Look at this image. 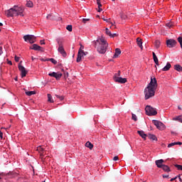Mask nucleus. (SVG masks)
Returning <instances> with one entry per match:
<instances>
[{
    "instance_id": "nucleus-1",
    "label": "nucleus",
    "mask_w": 182,
    "mask_h": 182,
    "mask_svg": "<svg viewBox=\"0 0 182 182\" xmlns=\"http://www.w3.org/2000/svg\"><path fill=\"white\" fill-rule=\"evenodd\" d=\"M157 89V80L156 77H151V81L144 90L145 100H148L150 97H153Z\"/></svg>"
},
{
    "instance_id": "nucleus-2",
    "label": "nucleus",
    "mask_w": 182,
    "mask_h": 182,
    "mask_svg": "<svg viewBox=\"0 0 182 182\" xmlns=\"http://www.w3.org/2000/svg\"><path fill=\"white\" fill-rule=\"evenodd\" d=\"M95 46H97V52L99 53H101L102 55H105V53H106V50H107L109 44L107 43V41L105 40V38L101 37L95 41Z\"/></svg>"
},
{
    "instance_id": "nucleus-3",
    "label": "nucleus",
    "mask_w": 182,
    "mask_h": 182,
    "mask_svg": "<svg viewBox=\"0 0 182 182\" xmlns=\"http://www.w3.org/2000/svg\"><path fill=\"white\" fill-rule=\"evenodd\" d=\"M23 8L14 6L13 8L6 11V16H23Z\"/></svg>"
},
{
    "instance_id": "nucleus-4",
    "label": "nucleus",
    "mask_w": 182,
    "mask_h": 182,
    "mask_svg": "<svg viewBox=\"0 0 182 182\" xmlns=\"http://www.w3.org/2000/svg\"><path fill=\"white\" fill-rule=\"evenodd\" d=\"M56 41L58 45V51L59 52V53H60L63 56V58H66L67 54H66V51H65V48H63V41L60 38H58Z\"/></svg>"
},
{
    "instance_id": "nucleus-5",
    "label": "nucleus",
    "mask_w": 182,
    "mask_h": 182,
    "mask_svg": "<svg viewBox=\"0 0 182 182\" xmlns=\"http://www.w3.org/2000/svg\"><path fill=\"white\" fill-rule=\"evenodd\" d=\"M145 111L148 116H156V114H157V111L156 110V109L153 108L150 105H147L145 107Z\"/></svg>"
},
{
    "instance_id": "nucleus-6",
    "label": "nucleus",
    "mask_w": 182,
    "mask_h": 182,
    "mask_svg": "<svg viewBox=\"0 0 182 182\" xmlns=\"http://www.w3.org/2000/svg\"><path fill=\"white\" fill-rule=\"evenodd\" d=\"M25 42H29V43H35L36 42V37L33 35H26L23 36Z\"/></svg>"
},
{
    "instance_id": "nucleus-7",
    "label": "nucleus",
    "mask_w": 182,
    "mask_h": 182,
    "mask_svg": "<svg viewBox=\"0 0 182 182\" xmlns=\"http://www.w3.org/2000/svg\"><path fill=\"white\" fill-rule=\"evenodd\" d=\"M87 55V52H85L83 50L80 49L78 50L77 58V62L79 63L82 59H83L84 56H86Z\"/></svg>"
},
{
    "instance_id": "nucleus-8",
    "label": "nucleus",
    "mask_w": 182,
    "mask_h": 182,
    "mask_svg": "<svg viewBox=\"0 0 182 182\" xmlns=\"http://www.w3.org/2000/svg\"><path fill=\"white\" fill-rule=\"evenodd\" d=\"M177 45V41L174 39H168L166 41V46L168 48H174Z\"/></svg>"
},
{
    "instance_id": "nucleus-9",
    "label": "nucleus",
    "mask_w": 182,
    "mask_h": 182,
    "mask_svg": "<svg viewBox=\"0 0 182 182\" xmlns=\"http://www.w3.org/2000/svg\"><path fill=\"white\" fill-rule=\"evenodd\" d=\"M152 122L156 127H157L159 130H162V129L165 128L164 124H163V122L157 120H153Z\"/></svg>"
},
{
    "instance_id": "nucleus-10",
    "label": "nucleus",
    "mask_w": 182,
    "mask_h": 182,
    "mask_svg": "<svg viewBox=\"0 0 182 182\" xmlns=\"http://www.w3.org/2000/svg\"><path fill=\"white\" fill-rule=\"evenodd\" d=\"M37 151H38L41 159H43V156H45V154H46V151H45V149H43V147H42L41 146H39L37 147Z\"/></svg>"
},
{
    "instance_id": "nucleus-11",
    "label": "nucleus",
    "mask_w": 182,
    "mask_h": 182,
    "mask_svg": "<svg viewBox=\"0 0 182 182\" xmlns=\"http://www.w3.org/2000/svg\"><path fill=\"white\" fill-rule=\"evenodd\" d=\"M18 70L21 72V77H25L26 76V73H28V71H26V69H25V67L18 65Z\"/></svg>"
},
{
    "instance_id": "nucleus-12",
    "label": "nucleus",
    "mask_w": 182,
    "mask_h": 182,
    "mask_svg": "<svg viewBox=\"0 0 182 182\" xmlns=\"http://www.w3.org/2000/svg\"><path fill=\"white\" fill-rule=\"evenodd\" d=\"M113 79L114 82H118V83H126V82H127V79L123 78L122 77H114Z\"/></svg>"
},
{
    "instance_id": "nucleus-13",
    "label": "nucleus",
    "mask_w": 182,
    "mask_h": 182,
    "mask_svg": "<svg viewBox=\"0 0 182 182\" xmlns=\"http://www.w3.org/2000/svg\"><path fill=\"white\" fill-rule=\"evenodd\" d=\"M163 163H164V160L163 159L156 160L155 161L156 166L158 168H161L164 166V164Z\"/></svg>"
},
{
    "instance_id": "nucleus-14",
    "label": "nucleus",
    "mask_w": 182,
    "mask_h": 182,
    "mask_svg": "<svg viewBox=\"0 0 182 182\" xmlns=\"http://www.w3.org/2000/svg\"><path fill=\"white\" fill-rule=\"evenodd\" d=\"M30 49H32L33 50H40L41 52H43L42 47L38 46L37 44H33Z\"/></svg>"
},
{
    "instance_id": "nucleus-15",
    "label": "nucleus",
    "mask_w": 182,
    "mask_h": 182,
    "mask_svg": "<svg viewBox=\"0 0 182 182\" xmlns=\"http://www.w3.org/2000/svg\"><path fill=\"white\" fill-rule=\"evenodd\" d=\"M120 53H122V50H120V48H116L115 53L113 55V58L116 59L117 58H119V55H120Z\"/></svg>"
},
{
    "instance_id": "nucleus-16",
    "label": "nucleus",
    "mask_w": 182,
    "mask_h": 182,
    "mask_svg": "<svg viewBox=\"0 0 182 182\" xmlns=\"http://www.w3.org/2000/svg\"><path fill=\"white\" fill-rule=\"evenodd\" d=\"M171 68V64H170V63H167L166 65L162 68V72H167L168 70H170Z\"/></svg>"
},
{
    "instance_id": "nucleus-17",
    "label": "nucleus",
    "mask_w": 182,
    "mask_h": 182,
    "mask_svg": "<svg viewBox=\"0 0 182 182\" xmlns=\"http://www.w3.org/2000/svg\"><path fill=\"white\" fill-rule=\"evenodd\" d=\"M136 43L138 46L141 48L143 49V42H141V38H136Z\"/></svg>"
},
{
    "instance_id": "nucleus-18",
    "label": "nucleus",
    "mask_w": 182,
    "mask_h": 182,
    "mask_svg": "<svg viewBox=\"0 0 182 182\" xmlns=\"http://www.w3.org/2000/svg\"><path fill=\"white\" fill-rule=\"evenodd\" d=\"M137 133L139 134V136H141V137H142V139L146 140L147 134H144V131H138Z\"/></svg>"
},
{
    "instance_id": "nucleus-19",
    "label": "nucleus",
    "mask_w": 182,
    "mask_h": 182,
    "mask_svg": "<svg viewBox=\"0 0 182 182\" xmlns=\"http://www.w3.org/2000/svg\"><path fill=\"white\" fill-rule=\"evenodd\" d=\"M150 140H156L157 141V137L154 134H149L146 136Z\"/></svg>"
},
{
    "instance_id": "nucleus-20",
    "label": "nucleus",
    "mask_w": 182,
    "mask_h": 182,
    "mask_svg": "<svg viewBox=\"0 0 182 182\" xmlns=\"http://www.w3.org/2000/svg\"><path fill=\"white\" fill-rule=\"evenodd\" d=\"M161 168H162V170H164V171H166V173H168L171 171L170 167H168V166H167V165H164L161 167Z\"/></svg>"
},
{
    "instance_id": "nucleus-21",
    "label": "nucleus",
    "mask_w": 182,
    "mask_h": 182,
    "mask_svg": "<svg viewBox=\"0 0 182 182\" xmlns=\"http://www.w3.org/2000/svg\"><path fill=\"white\" fill-rule=\"evenodd\" d=\"M175 70H177L178 72H182V67L181 65L177 64L174 65Z\"/></svg>"
},
{
    "instance_id": "nucleus-22",
    "label": "nucleus",
    "mask_w": 182,
    "mask_h": 182,
    "mask_svg": "<svg viewBox=\"0 0 182 182\" xmlns=\"http://www.w3.org/2000/svg\"><path fill=\"white\" fill-rule=\"evenodd\" d=\"M85 147H88V149H90V150H92L93 149V144L90 143V141H87L85 144Z\"/></svg>"
},
{
    "instance_id": "nucleus-23",
    "label": "nucleus",
    "mask_w": 182,
    "mask_h": 182,
    "mask_svg": "<svg viewBox=\"0 0 182 182\" xmlns=\"http://www.w3.org/2000/svg\"><path fill=\"white\" fill-rule=\"evenodd\" d=\"M56 80H60V77H62V73H55V77H54Z\"/></svg>"
},
{
    "instance_id": "nucleus-24",
    "label": "nucleus",
    "mask_w": 182,
    "mask_h": 182,
    "mask_svg": "<svg viewBox=\"0 0 182 182\" xmlns=\"http://www.w3.org/2000/svg\"><path fill=\"white\" fill-rule=\"evenodd\" d=\"M26 95L27 96H32V95H36V91H26Z\"/></svg>"
},
{
    "instance_id": "nucleus-25",
    "label": "nucleus",
    "mask_w": 182,
    "mask_h": 182,
    "mask_svg": "<svg viewBox=\"0 0 182 182\" xmlns=\"http://www.w3.org/2000/svg\"><path fill=\"white\" fill-rule=\"evenodd\" d=\"M26 6H28V8H33V3L31 1H28L26 3Z\"/></svg>"
},
{
    "instance_id": "nucleus-26",
    "label": "nucleus",
    "mask_w": 182,
    "mask_h": 182,
    "mask_svg": "<svg viewBox=\"0 0 182 182\" xmlns=\"http://www.w3.org/2000/svg\"><path fill=\"white\" fill-rule=\"evenodd\" d=\"M48 102H50V103H53V100L52 99V95L50 94H48Z\"/></svg>"
},
{
    "instance_id": "nucleus-27",
    "label": "nucleus",
    "mask_w": 182,
    "mask_h": 182,
    "mask_svg": "<svg viewBox=\"0 0 182 182\" xmlns=\"http://www.w3.org/2000/svg\"><path fill=\"white\" fill-rule=\"evenodd\" d=\"M105 33L108 36H112V31L109 28H105Z\"/></svg>"
},
{
    "instance_id": "nucleus-28",
    "label": "nucleus",
    "mask_w": 182,
    "mask_h": 182,
    "mask_svg": "<svg viewBox=\"0 0 182 182\" xmlns=\"http://www.w3.org/2000/svg\"><path fill=\"white\" fill-rule=\"evenodd\" d=\"M160 45H161L160 41L156 40V41H155V46H156V48H160Z\"/></svg>"
},
{
    "instance_id": "nucleus-29",
    "label": "nucleus",
    "mask_w": 182,
    "mask_h": 182,
    "mask_svg": "<svg viewBox=\"0 0 182 182\" xmlns=\"http://www.w3.org/2000/svg\"><path fill=\"white\" fill-rule=\"evenodd\" d=\"M154 62H157L159 60V58H157V55H156V53L154 52L152 53Z\"/></svg>"
},
{
    "instance_id": "nucleus-30",
    "label": "nucleus",
    "mask_w": 182,
    "mask_h": 182,
    "mask_svg": "<svg viewBox=\"0 0 182 182\" xmlns=\"http://www.w3.org/2000/svg\"><path fill=\"white\" fill-rule=\"evenodd\" d=\"M173 120H177L178 122H180V123H182V116H178L174 118Z\"/></svg>"
},
{
    "instance_id": "nucleus-31",
    "label": "nucleus",
    "mask_w": 182,
    "mask_h": 182,
    "mask_svg": "<svg viewBox=\"0 0 182 182\" xmlns=\"http://www.w3.org/2000/svg\"><path fill=\"white\" fill-rule=\"evenodd\" d=\"M48 61L52 62L53 65H56L58 63V61L53 58H48Z\"/></svg>"
},
{
    "instance_id": "nucleus-32",
    "label": "nucleus",
    "mask_w": 182,
    "mask_h": 182,
    "mask_svg": "<svg viewBox=\"0 0 182 182\" xmlns=\"http://www.w3.org/2000/svg\"><path fill=\"white\" fill-rule=\"evenodd\" d=\"M47 19H50V21H55V17H53V16H52L51 14H49L47 16Z\"/></svg>"
},
{
    "instance_id": "nucleus-33",
    "label": "nucleus",
    "mask_w": 182,
    "mask_h": 182,
    "mask_svg": "<svg viewBox=\"0 0 182 182\" xmlns=\"http://www.w3.org/2000/svg\"><path fill=\"white\" fill-rule=\"evenodd\" d=\"M66 29H67V31H68L69 32H72V29H73L72 25H68V26H67Z\"/></svg>"
},
{
    "instance_id": "nucleus-34",
    "label": "nucleus",
    "mask_w": 182,
    "mask_h": 182,
    "mask_svg": "<svg viewBox=\"0 0 182 182\" xmlns=\"http://www.w3.org/2000/svg\"><path fill=\"white\" fill-rule=\"evenodd\" d=\"M132 120H134V122H137V116L134 114H132Z\"/></svg>"
},
{
    "instance_id": "nucleus-35",
    "label": "nucleus",
    "mask_w": 182,
    "mask_h": 182,
    "mask_svg": "<svg viewBox=\"0 0 182 182\" xmlns=\"http://www.w3.org/2000/svg\"><path fill=\"white\" fill-rule=\"evenodd\" d=\"M178 42H179V43L181 45V48L182 49V37H178Z\"/></svg>"
},
{
    "instance_id": "nucleus-36",
    "label": "nucleus",
    "mask_w": 182,
    "mask_h": 182,
    "mask_svg": "<svg viewBox=\"0 0 182 182\" xmlns=\"http://www.w3.org/2000/svg\"><path fill=\"white\" fill-rule=\"evenodd\" d=\"M175 167H176V168L178 170H181L182 171V166L181 165L176 164V165H175Z\"/></svg>"
},
{
    "instance_id": "nucleus-37",
    "label": "nucleus",
    "mask_w": 182,
    "mask_h": 182,
    "mask_svg": "<svg viewBox=\"0 0 182 182\" xmlns=\"http://www.w3.org/2000/svg\"><path fill=\"white\" fill-rule=\"evenodd\" d=\"M55 96L60 100H63V99H65V97H63V96H60V95H55Z\"/></svg>"
},
{
    "instance_id": "nucleus-38",
    "label": "nucleus",
    "mask_w": 182,
    "mask_h": 182,
    "mask_svg": "<svg viewBox=\"0 0 182 182\" xmlns=\"http://www.w3.org/2000/svg\"><path fill=\"white\" fill-rule=\"evenodd\" d=\"M166 26H168V28H173V23H167L166 24Z\"/></svg>"
},
{
    "instance_id": "nucleus-39",
    "label": "nucleus",
    "mask_w": 182,
    "mask_h": 182,
    "mask_svg": "<svg viewBox=\"0 0 182 182\" xmlns=\"http://www.w3.org/2000/svg\"><path fill=\"white\" fill-rule=\"evenodd\" d=\"M120 73L121 72L119 70L118 73L114 75V77H120Z\"/></svg>"
},
{
    "instance_id": "nucleus-40",
    "label": "nucleus",
    "mask_w": 182,
    "mask_h": 182,
    "mask_svg": "<svg viewBox=\"0 0 182 182\" xmlns=\"http://www.w3.org/2000/svg\"><path fill=\"white\" fill-rule=\"evenodd\" d=\"M48 76H51L52 77H55L56 76V73L53 72L52 73H49Z\"/></svg>"
},
{
    "instance_id": "nucleus-41",
    "label": "nucleus",
    "mask_w": 182,
    "mask_h": 182,
    "mask_svg": "<svg viewBox=\"0 0 182 182\" xmlns=\"http://www.w3.org/2000/svg\"><path fill=\"white\" fill-rule=\"evenodd\" d=\"M40 60H41V62H48L49 58H41Z\"/></svg>"
},
{
    "instance_id": "nucleus-42",
    "label": "nucleus",
    "mask_w": 182,
    "mask_h": 182,
    "mask_svg": "<svg viewBox=\"0 0 182 182\" xmlns=\"http://www.w3.org/2000/svg\"><path fill=\"white\" fill-rule=\"evenodd\" d=\"M173 146H176V142H172L171 144H169L168 145V147L170 148V147H173Z\"/></svg>"
},
{
    "instance_id": "nucleus-43",
    "label": "nucleus",
    "mask_w": 182,
    "mask_h": 182,
    "mask_svg": "<svg viewBox=\"0 0 182 182\" xmlns=\"http://www.w3.org/2000/svg\"><path fill=\"white\" fill-rule=\"evenodd\" d=\"M89 21H90V19H89V18H83L82 19L83 23H86V22H89Z\"/></svg>"
},
{
    "instance_id": "nucleus-44",
    "label": "nucleus",
    "mask_w": 182,
    "mask_h": 182,
    "mask_svg": "<svg viewBox=\"0 0 182 182\" xmlns=\"http://www.w3.org/2000/svg\"><path fill=\"white\" fill-rule=\"evenodd\" d=\"M163 178H170V176L168 175H162Z\"/></svg>"
},
{
    "instance_id": "nucleus-45",
    "label": "nucleus",
    "mask_w": 182,
    "mask_h": 182,
    "mask_svg": "<svg viewBox=\"0 0 182 182\" xmlns=\"http://www.w3.org/2000/svg\"><path fill=\"white\" fill-rule=\"evenodd\" d=\"M97 4L98 5V8H102V4L100 3V1H97Z\"/></svg>"
},
{
    "instance_id": "nucleus-46",
    "label": "nucleus",
    "mask_w": 182,
    "mask_h": 182,
    "mask_svg": "<svg viewBox=\"0 0 182 182\" xmlns=\"http://www.w3.org/2000/svg\"><path fill=\"white\" fill-rule=\"evenodd\" d=\"M113 160H114V161H117V160H119V156H114L113 158Z\"/></svg>"
},
{
    "instance_id": "nucleus-47",
    "label": "nucleus",
    "mask_w": 182,
    "mask_h": 182,
    "mask_svg": "<svg viewBox=\"0 0 182 182\" xmlns=\"http://www.w3.org/2000/svg\"><path fill=\"white\" fill-rule=\"evenodd\" d=\"M116 36H117V33H113V34L112 33V36H110V38H114Z\"/></svg>"
},
{
    "instance_id": "nucleus-48",
    "label": "nucleus",
    "mask_w": 182,
    "mask_h": 182,
    "mask_svg": "<svg viewBox=\"0 0 182 182\" xmlns=\"http://www.w3.org/2000/svg\"><path fill=\"white\" fill-rule=\"evenodd\" d=\"M41 45H45V40L40 41Z\"/></svg>"
},
{
    "instance_id": "nucleus-49",
    "label": "nucleus",
    "mask_w": 182,
    "mask_h": 182,
    "mask_svg": "<svg viewBox=\"0 0 182 182\" xmlns=\"http://www.w3.org/2000/svg\"><path fill=\"white\" fill-rule=\"evenodd\" d=\"M19 57L15 56V60L16 62H19Z\"/></svg>"
},
{
    "instance_id": "nucleus-50",
    "label": "nucleus",
    "mask_w": 182,
    "mask_h": 182,
    "mask_svg": "<svg viewBox=\"0 0 182 182\" xmlns=\"http://www.w3.org/2000/svg\"><path fill=\"white\" fill-rule=\"evenodd\" d=\"M3 136H4V133H2V132L0 131V137H1V139L4 138Z\"/></svg>"
},
{
    "instance_id": "nucleus-51",
    "label": "nucleus",
    "mask_w": 182,
    "mask_h": 182,
    "mask_svg": "<svg viewBox=\"0 0 182 182\" xmlns=\"http://www.w3.org/2000/svg\"><path fill=\"white\" fill-rule=\"evenodd\" d=\"M177 179V176L175 177V178H171V181H174V180H176Z\"/></svg>"
},
{
    "instance_id": "nucleus-52",
    "label": "nucleus",
    "mask_w": 182,
    "mask_h": 182,
    "mask_svg": "<svg viewBox=\"0 0 182 182\" xmlns=\"http://www.w3.org/2000/svg\"><path fill=\"white\" fill-rule=\"evenodd\" d=\"M175 144H176V145L179 144V146H181V144H182V143L180 142V141H178V142H175Z\"/></svg>"
},
{
    "instance_id": "nucleus-53",
    "label": "nucleus",
    "mask_w": 182,
    "mask_h": 182,
    "mask_svg": "<svg viewBox=\"0 0 182 182\" xmlns=\"http://www.w3.org/2000/svg\"><path fill=\"white\" fill-rule=\"evenodd\" d=\"M154 63L156 65V66H160V64L159 63V60H157V62H154Z\"/></svg>"
},
{
    "instance_id": "nucleus-54",
    "label": "nucleus",
    "mask_w": 182,
    "mask_h": 182,
    "mask_svg": "<svg viewBox=\"0 0 182 182\" xmlns=\"http://www.w3.org/2000/svg\"><path fill=\"white\" fill-rule=\"evenodd\" d=\"M120 16H121L122 19H126V16L121 15Z\"/></svg>"
},
{
    "instance_id": "nucleus-55",
    "label": "nucleus",
    "mask_w": 182,
    "mask_h": 182,
    "mask_svg": "<svg viewBox=\"0 0 182 182\" xmlns=\"http://www.w3.org/2000/svg\"><path fill=\"white\" fill-rule=\"evenodd\" d=\"M2 55V47H0V56Z\"/></svg>"
},
{
    "instance_id": "nucleus-56",
    "label": "nucleus",
    "mask_w": 182,
    "mask_h": 182,
    "mask_svg": "<svg viewBox=\"0 0 182 182\" xmlns=\"http://www.w3.org/2000/svg\"><path fill=\"white\" fill-rule=\"evenodd\" d=\"M102 11H103V9H102V8H98V12H102Z\"/></svg>"
},
{
    "instance_id": "nucleus-57",
    "label": "nucleus",
    "mask_w": 182,
    "mask_h": 182,
    "mask_svg": "<svg viewBox=\"0 0 182 182\" xmlns=\"http://www.w3.org/2000/svg\"><path fill=\"white\" fill-rule=\"evenodd\" d=\"M8 64L12 65V61H9Z\"/></svg>"
},
{
    "instance_id": "nucleus-58",
    "label": "nucleus",
    "mask_w": 182,
    "mask_h": 182,
    "mask_svg": "<svg viewBox=\"0 0 182 182\" xmlns=\"http://www.w3.org/2000/svg\"><path fill=\"white\" fill-rule=\"evenodd\" d=\"M178 178H179V181L182 182V179H181V177L180 176H178Z\"/></svg>"
},
{
    "instance_id": "nucleus-59",
    "label": "nucleus",
    "mask_w": 182,
    "mask_h": 182,
    "mask_svg": "<svg viewBox=\"0 0 182 182\" xmlns=\"http://www.w3.org/2000/svg\"><path fill=\"white\" fill-rule=\"evenodd\" d=\"M80 49H85V47L83 46H81Z\"/></svg>"
},
{
    "instance_id": "nucleus-60",
    "label": "nucleus",
    "mask_w": 182,
    "mask_h": 182,
    "mask_svg": "<svg viewBox=\"0 0 182 182\" xmlns=\"http://www.w3.org/2000/svg\"><path fill=\"white\" fill-rule=\"evenodd\" d=\"M32 60H35L36 59V58H33V56L31 57Z\"/></svg>"
},
{
    "instance_id": "nucleus-61",
    "label": "nucleus",
    "mask_w": 182,
    "mask_h": 182,
    "mask_svg": "<svg viewBox=\"0 0 182 182\" xmlns=\"http://www.w3.org/2000/svg\"><path fill=\"white\" fill-rule=\"evenodd\" d=\"M103 21H105L106 22H107V18H103Z\"/></svg>"
},
{
    "instance_id": "nucleus-62",
    "label": "nucleus",
    "mask_w": 182,
    "mask_h": 182,
    "mask_svg": "<svg viewBox=\"0 0 182 182\" xmlns=\"http://www.w3.org/2000/svg\"><path fill=\"white\" fill-rule=\"evenodd\" d=\"M0 26H4V24L2 23H0Z\"/></svg>"
},
{
    "instance_id": "nucleus-63",
    "label": "nucleus",
    "mask_w": 182,
    "mask_h": 182,
    "mask_svg": "<svg viewBox=\"0 0 182 182\" xmlns=\"http://www.w3.org/2000/svg\"><path fill=\"white\" fill-rule=\"evenodd\" d=\"M97 2H100V0H97Z\"/></svg>"
},
{
    "instance_id": "nucleus-64",
    "label": "nucleus",
    "mask_w": 182,
    "mask_h": 182,
    "mask_svg": "<svg viewBox=\"0 0 182 182\" xmlns=\"http://www.w3.org/2000/svg\"><path fill=\"white\" fill-rule=\"evenodd\" d=\"M114 1H116V0H112V2H114Z\"/></svg>"
}]
</instances>
